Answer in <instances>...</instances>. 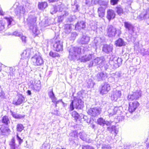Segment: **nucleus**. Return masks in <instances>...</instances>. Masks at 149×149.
I'll return each mask as SVG.
<instances>
[{
    "instance_id": "nucleus-10",
    "label": "nucleus",
    "mask_w": 149,
    "mask_h": 149,
    "mask_svg": "<svg viewBox=\"0 0 149 149\" xmlns=\"http://www.w3.org/2000/svg\"><path fill=\"white\" fill-rule=\"evenodd\" d=\"M54 49L56 52H60L63 50V42L58 39L55 40V42L53 45Z\"/></svg>"
},
{
    "instance_id": "nucleus-32",
    "label": "nucleus",
    "mask_w": 149,
    "mask_h": 149,
    "mask_svg": "<svg viewBox=\"0 0 149 149\" xmlns=\"http://www.w3.org/2000/svg\"><path fill=\"white\" fill-rule=\"evenodd\" d=\"M115 10L117 14L120 16L123 13V10L122 7L120 5H119L116 7Z\"/></svg>"
},
{
    "instance_id": "nucleus-15",
    "label": "nucleus",
    "mask_w": 149,
    "mask_h": 149,
    "mask_svg": "<svg viewBox=\"0 0 149 149\" xmlns=\"http://www.w3.org/2000/svg\"><path fill=\"white\" fill-rule=\"evenodd\" d=\"M90 40V37L86 35H83L82 37L79 39L78 42L80 44H87Z\"/></svg>"
},
{
    "instance_id": "nucleus-63",
    "label": "nucleus",
    "mask_w": 149,
    "mask_h": 149,
    "mask_svg": "<svg viewBox=\"0 0 149 149\" xmlns=\"http://www.w3.org/2000/svg\"><path fill=\"white\" fill-rule=\"evenodd\" d=\"M70 40L74 41V33L72 32L71 33V37L70 38Z\"/></svg>"
},
{
    "instance_id": "nucleus-6",
    "label": "nucleus",
    "mask_w": 149,
    "mask_h": 149,
    "mask_svg": "<svg viewBox=\"0 0 149 149\" xmlns=\"http://www.w3.org/2000/svg\"><path fill=\"white\" fill-rule=\"evenodd\" d=\"M102 109L101 108L98 107L91 108L88 110L87 113L91 116L95 117L100 114Z\"/></svg>"
},
{
    "instance_id": "nucleus-59",
    "label": "nucleus",
    "mask_w": 149,
    "mask_h": 149,
    "mask_svg": "<svg viewBox=\"0 0 149 149\" xmlns=\"http://www.w3.org/2000/svg\"><path fill=\"white\" fill-rule=\"evenodd\" d=\"M16 137L18 141L19 144L20 145V144L22 142L23 140L20 137H19V136L18 134L17 133L16 135Z\"/></svg>"
},
{
    "instance_id": "nucleus-46",
    "label": "nucleus",
    "mask_w": 149,
    "mask_h": 149,
    "mask_svg": "<svg viewBox=\"0 0 149 149\" xmlns=\"http://www.w3.org/2000/svg\"><path fill=\"white\" fill-rule=\"evenodd\" d=\"M24 128V127L23 125L21 124H18L16 126L17 131L18 132H21Z\"/></svg>"
},
{
    "instance_id": "nucleus-60",
    "label": "nucleus",
    "mask_w": 149,
    "mask_h": 149,
    "mask_svg": "<svg viewBox=\"0 0 149 149\" xmlns=\"http://www.w3.org/2000/svg\"><path fill=\"white\" fill-rule=\"evenodd\" d=\"M111 147L109 145H104L102 147V149H111Z\"/></svg>"
},
{
    "instance_id": "nucleus-49",
    "label": "nucleus",
    "mask_w": 149,
    "mask_h": 149,
    "mask_svg": "<svg viewBox=\"0 0 149 149\" xmlns=\"http://www.w3.org/2000/svg\"><path fill=\"white\" fill-rule=\"evenodd\" d=\"M5 22L3 20H0V31L3 30L5 28Z\"/></svg>"
},
{
    "instance_id": "nucleus-38",
    "label": "nucleus",
    "mask_w": 149,
    "mask_h": 149,
    "mask_svg": "<svg viewBox=\"0 0 149 149\" xmlns=\"http://www.w3.org/2000/svg\"><path fill=\"white\" fill-rule=\"evenodd\" d=\"M7 69L8 70V76H9L10 77H9V78L10 79L12 78L13 76H14V71L13 70V69L12 67H7Z\"/></svg>"
},
{
    "instance_id": "nucleus-9",
    "label": "nucleus",
    "mask_w": 149,
    "mask_h": 149,
    "mask_svg": "<svg viewBox=\"0 0 149 149\" xmlns=\"http://www.w3.org/2000/svg\"><path fill=\"white\" fill-rule=\"evenodd\" d=\"M141 96V91L140 90H137L135 92L133 93L132 94L129 95L127 98L128 100H137Z\"/></svg>"
},
{
    "instance_id": "nucleus-3",
    "label": "nucleus",
    "mask_w": 149,
    "mask_h": 149,
    "mask_svg": "<svg viewBox=\"0 0 149 149\" xmlns=\"http://www.w3.org/2000/svg\"><path fill=\"white\" fill-rule=\"evenodd\" d=\"M121 33L120 29H116L111 25L108 26L107 27V34L109 37H114L117 34L118 36H120Z\"/></svg>"
},
{
    "instance_id": "nucleus-25",
    "label": "nucleus",
    "mask_w": 149,
    "mask_h": 149,
    "mask_svg": "<svg viewBox=\"0 0 149 149\" xmlns=\"http://www.w3.org/2000/svg\"><path fill=\"white\" fill-rule=\"evenodd\" d=\"M118 111H120V110L119 109V107H115L113 109L108 110V112L109 113V116L111 117L114 115L116 114Z\"/></svg>"
},
{
    "instance_id": "nucleus-1",
    "label": "nucleus",
    "mask_w": 149,
    "mask_h": 149,
    "mask_svg": "<svg viewBox=\"0 0 149 149\" xmlns=\"http://www.w3.org/2000/svg\"><path fill=\"white\" fill-rule=\"evenodd\" d=\"M124 26L126 31L129 33L128 37L130 40L134 42L137 37V33L134 32V27L133 24L131 22L125 21L124 22Z\"/></svg>"
},
{
    "instance_id": "nucleus-23",
    "label": "nucleus",
    "mask_w": 149,
    "mask_h": 149,
    "mask_svg": "<svg viewBox=\"0 0 149 149\" xmlns=\"http://www.w3.org/2000/svg\"><path fill=\"white\" fill-rule=\"evenodd\" d=\"M85 22L83 21L78 22L77 24L75 25V30L79 31L81 29H83L85 27Z\"/></svg>"
},
{
    "instance_id": "nucleus-13",
    "label": "nucleus",
    "mask_w": 149,
    "mask_h": 149,
    "mask_svg": "<svg viewBox=\"0 0 149 149\" xmlns=\"http://www.w3.org/2000/svg\"><path fill=\"white\" fill-rule=\"evenodd\" d=\"M113 46L111 44H105L103 45L102 48V51L106 54H109L112 52Z\"/></svg>"
},
{
    "instance_id": "nucleus-57",
    "label": "nucleus",
    "mask_w": 149,
    "mask_h": 149,
    "mask_svg": "<svg viewBox=\"0 0 149 149\" xmlns=\"http://www.w3.org/2000/svg\"><path fill=\"white\" fill-rule=\"evenodd\" d=\"M82 149H94L92 146L88 145L83 146L82 147Z\"/></svg>"
},
{
    "instance_id": "nucleus-22",
    "label": "nucleus",
    "mask_w": 149,
    "mask_h": 149,
    "mask_svg": "<svg viewBox=\"0 0 149 149\" xmlns=\"http://www.w3.org/2000/svg\"><path fill=\"white\" fill-rule=\"evenodd\" d=\"M115 16L116 14L113 10L110 9L108 10L107 17L109 21L114 19Z\"/></svg>"
},
{
    "instance_id": "nucleus-19",
    "label": "nucleus",
    "mask_w": 149,
    "mask_h": 149,
    "mask_svg": "<svg viewBox=\"0 0 149 149\" xmlns=\"http://www.w3.org/2000/svg\"><path fill=\"white\" fill-rule=\"evenodd\" d=\"M69 55L68 57V58L70 60H74V46L72 45L71 46L69 49Z\"/></svg>"
},
{
    "instance_id": "nucleus-58",
    "label": "nucleus",
    "mask_w": 149,
    "mask_h": 149,
    "mask_svg": "<svg viewBox=\"0 0 149 149\" xmlns=\"http://www.w3.org/2000/svg\"><path fill=\"white\" fill-rule=\"evenodd\" d=\"M84 93H82V91H80L79 92L77 93V98H79V99H81V98H83Z\"/></svg>"
},
{
    "instance_id": "nucleus-8",
    "label": "nucleus",
    "mask_w": 149,
    "mask_h": 149,
    "mask_svg": "<svg viewBox=\"0 0 149 149\" xmlns=\"http://www.w3.org/2000/svg\"><path fill=\"white\" fill-rule=\"evenodd\" d=\"M110 89V85L106 82L102 84L99 88L100 93L102 95L107 94Z\"/></svg>"
},
{
    "instance_id": "nucleus-37",
    "label": "nucleus",
    "mask_w": 149,
    "mask_h": 149,
    "mask_svg": "<svg viewBox=\"0 0 149 149\" xmlns=\"http://www.w3.org/2000/svg\"><path fill=\"white\" fill-rule=\"evenodd\" d=\"M75 120H76L77 123L76 125L80 123V119L81 118V117H82L83 115L81 114V116L77 112L75 111Z\"/></svg>"
},
{
    "instance_id": "nucleus-45",
    "label": "nucleus",
    "mask_w": 149,
    "mask_h": 149,
    "mask_svg": "<svg viewBox=\"0 0 149 149\" xmlns=\"http://www.w3.org/2000/svg\"><path fill=\"white\" fill-rule=\"evenodd\" d=\"M97 123L101 126H104V125L105 120L103 118L100 117L97 120Z\"/></svg>"
},
{
    "instance_id": "nucleus-11",
    "label": "nucleus",
    "mask_w": 149,
    "mask_h": 149,
    "mask_svg": "<svg viewBox=\"0 0 149 149\" xmlns=\"http://www.w3.org/2000/svg\"><path fill=\"white\" fill-rule=\"evenodd\" d=\"M139 104L137 101L132 102L129 103V107L128 111H129L132 113L135 111L136 109L139 106Z\"/></svg>"
},
{
    "instance_id": "nucleus-36",
    "label": "nucleus",
    "mask_w": 149,
    "mask_h": 149,
    "mask_svg": "<svg viewBox=\"0 0 149 149\" xmlns=\"http://www.w3.org/2000/svg\"><path fill=\"white\" fill-rule=\"evenodd\" d=\"M47 6V4L46 2H39L38 3V8L40 10H42Z\"/></svg>"
},
{
    "instance_id": "nucleus-48",
    "label": "nucleus",
    "mask_w": 149,
    "mask_h": 149,
    "mask_svg": "<svg viewBox=\"0 0 149 149\" xmlns=\"http://www.w3.org/2000/svg\"><path fill=\"white\" fill-rule=\"evenodd\" d=\"M93 0H85L84 3L88 7L93 5Z\"/></svg>"
},
{
    "instance_id": "nucleus-40",
    "label": "nucleus",
    "mask_w": 149,
    "mask_h": 149,
    "mask_svg": "<svg viewBox=\"0 0 149 149\" xmlns=\"http://www.w3.org/2000/svg\"><path fill=\"white\" fill-rule=\"evenodd\" d=\"M48 95L49 97L52 100V102H55L56 100V99L55 96L52 89L49 92Z\"/></svg>"
},
{
    "instance_id": "nucleus-43",
    "label": "nucleus",
    "mask_w": 149,
    "mask_h": 149,
    "mask_svg": "<svg viewBox=\"0 0 149 149\" xmlns=\"http://www.w3.org/2000/svg\"><path fill=\"white\" fill-rule=\"evenodd\" d=\"M103 59V57H97L95 58L93 60L95 65H96L97 64H100L102 63L104 61Z\"/></svg>"
},
{
    "instance_id": "nucleus-52",
    "label": "nucleus",
    "mask_w": 149,
    "mask_h": 149,
    "mask_svg": "<svg viewBox=\"0 0 149 149\" xmlns=\"http://www.w3.org/2000/svg\"><path fill=\"white\" fill-rule=\"evenodd\" d=\"M49 55L50 56L53 58L58 57L59 56V54L56 52H53L52 51H50L49 53Z\"/></svg>"
},
{
    "instance_id": "nucleus-39",
    "label": "nucleus",
    "mask_w": 149,
    "mask_h": 149,
    "mask_svg": "<svg viewBox=\"0 0 149 149\" xmlns=\"http://www.w3.org/2000/svg\"><path fill=\"white\" fill-rule=\"evenodd\" d=\"M69 141L70 142V144H73L74 143V131L70 134Z\"/></svg>"
},
{
    "instance_id": "nucleus-24",
    "label": "nucleus",
    "mask_w": 149,
    "mask_h": 149,
    "mask_svg": "<svg viewBox=\"0 0 149 149\" xmlns=\"http://www.w3.org/2000/svg\"><path fill=\"white\" fill-rule=\"evenodd\" d=\"M86 135L84 132H80L79 133L75 130V138L77 137V138L79 137L83 141H85L86 139Z\"/></svg>"
},
{
    "instance_id": "nucleus-5",
    "label": "nucleus",
    "mask_w": 149,
    "mask_h": 149,
    "mask_svg": "<svg viewBox=\"0 0 149 149\" xmlns=\"http://www.w3.org/2000/svg\"><path fill=\"white\" fill-rule=\"evenodd\" d=\"M31 63L36 66L42 65L44 63L42 58L39 54L36 53L31 58Z\"/></svg>"
},
{
    "instance_id": "nucleus-42",
    "label": "nucleus",
    "mask_w": 149,
    "mask_h": 149,
    "mask_svg": "<svg viewBox=\"0 0 149 149\" xmlns=\"http://www.w3.org/2000/svg\"><path fill=\"white\" fill-rule=\"evenodd\" d=\"M95 84V83L91 79L87 80V86L88 88H93Z\"/></svg>"
},
{
    "instance_id": "nucleus-55",
    "label": "nucleus",
    "mask_w": 149,
    "mask_h": 149,
    "mask_svg": "<svg viewBox=\"0 0 149 149\" xmlns=\"http://www.w3.org/2000/svg\"><path fill=\"white\" fill-rule=\"evenodd\" d=\"M72 96L73 97V99L71 100V102L69 108V110L70 111H72L74 109L73 105L74 100V93H73L72 94Z\"/></svg>"
},
{
    "instance_id": "nucleus-2",
    "label": "nucleus",
    "mask_w": 149,
    "mask_h": 149,
    "mask_svg": "<svg viewBox=\"0 0 149 149\" xmlns=\"http://www.w3.org/2000/svg\"><path fill=\"white\" fill-rule=\"evenodd\" d=\"M36 17L34 15H29L27 19L28 24L30 29L32 30L33 33L36 36L40 32L36 25Z\"/></svg>"
},
{
    "instance_id": "nucleus-35",
    "label": "nucleus",
    "mask_w": 149,
    "mask_h": 149,
    "mask_svg": "<svg viewBox=\"0 0 149 149\" xmlns=\"http://www.w3.org/2000/svg\"><path fill=\"white\" fill-rule=\"evenodd\" d=\"M11 149H18L17 146L15 143V140L14 138H13L9 143Z\"/></svg>"
},
{
    "instance_id": "nucleus-50",
    "label": "nucleus",
    "mask_w": 149,
    "mask_h": 149,
    "mask_svg": "<svg viewBox=\"0 0 149 149\" xmlns=\"http://www.w3.org/2000/svg\"><path fill=\"white\" fill-rule=\"evenodd\" d=\"M123 74L120 71L116 72L115 73V76L116 77L120 79H122V77Z\"/></svg>"
},
{
    "instance_id": "nucleus-62",
    "label": "nucleus",
    "mask_w": 149,
    "mask_h": 149,
    "mask_svg": "<svg viewBox=\"0 0 149 149\" xmlns=\"http://www.w3.org/2000/svg\"><path fill=\"white\" fill-rule=\"evenodd\" d=\"M4 94V93L3 91L2 88L0 85V97H3Z\"/></svg>"
},
{
    "instance_id": "nucleus-53",
    "label": "nucleus",
    "mask_w": 149,
    "mask_h": 149,
    "mask_svg": "<svg viewBox=\"0 0 149 149\" xmlns=\"http://www.w3.org/2000/svg\"><path fill=\"white\" fill-rule=\"evenodd\" d=\"M98 4L100 6H107L108 4V3L102 0H98Z\"/></svg>"
},
{
    "instance_id": "nucleus-26",
    "label": "nucleus",
    "mask_w": 149,
    "mask_h": 149,
    "mask_svg": "<svg viewBox=\"0 0 149 149\" xmlns=\"http://www.w3.org/2000/svg\"><path fill=\"white\" fill-rule=\"evenodd\" d=\"M115 44L116 46L119 47L125 46L126 45L125 42L122 38H119L116 40Z\"/></svg>"
},
{
    "instance_id": "nucleus-54",
    "label": "nucleus",
    "mask_w": 149,
    "mask_h": 149,
    "mask_svg": "<svg viewBox=\"0 0 149 149\" xmlns=\"http://www.w3.org/2000/svg\"><path fill=\"white\" fill-rule=\"evenodd\" d=\"M120 0H110V4L112 6L117 5Z\"/></svg>"
},
{
    "instance_id": "nucleus-21",
    "label": "nucleus",
    "mask_w": 149,
    "mask_h": 149,
    "mask_svg": "<svg viewBox=\"0 0 149 149\" xmlns=\"http://www.w3.org/2000/svg\"><path fill=\"white\" fill-rule=\"evenodd\" d=\"M63 6L61 4L60 5H58V6H54L52 8L50 11L51 13L53 14L56 13L57 11H59L61 12L63 11Z\"/></svg>"
},
{
    "instance_id": "nucleus-30",
    "label": "nucleus",
    "mask_w": 149,
    "mask_h": 149,
    "mask_svg": "<svg viewBox=\"0 0 149 149\" xmlns=\"http://www.w3.org/2000/svg\"><path fill=\"white\" fill-rule=\"evenodd\" d=\"M10 112L12 116L16 119H20L24 118L25 116L24 115H22L17 114L16 112L12 111H10Z\"/></svg>"
},
{
    "instance_id": "nucleus-61",
    "label": "nucleus",
    "mask_w": 149,
    "mask_h": 149,
    "mask_svg": "<svg viewBox=\"0 0 149 149\" xmlns=\"http://www.w3.org/2000/svg\"><path fill=\"white\" fill-rule=\"evenodd\" d=\"M21 39L23 42L25 43L26 42V37L25 36H21Z\"/></svg>"
},
{
    "instance_id": "nucleus-29",
    "label": "nucleus",
    "mask_w": 149,
    "mask_h": 149,
    "mask_svg": "<svg viewBox=\"0 0 149 149\" xmlns=\"http://www.w3.org/2000/svg\"><path fill=\"white\" fill-rule=\"evenodd\" d=\"M0 130L3 135H7L10 132V130L9 128L7 127H4L2 125L0 129Z\"/></svg>"
},
{
    "instance_id": "nucleus-56",
    "label": "nucleus",
    "mask_w": 149,
    "mask_h": 149,
    "mask_svg": "<svg viewBox=\"0 0 149 149\" xmlns=\"http://www.w3.org/2000/svg\"><path fill=\"white\" fill-rule=\"evenodd\" d=\"M81 49L80 47H75V59H76V53L77 54H80L81 53Z\"/></svg>"
},
{
    "instance_id": "nucleus-17",
    "label": "nucleus",
    "mask_w": 149,
    "mask_h": 149,
    "mask_svg": "<svg viewBox=\"0 0 149 149\" xmlns=\"http://www.w3.org/2000/svg\"><path fill=\"white\" fill-rule=\"evenodd\" d=\"M121 95V92L120 91L116 90L113 91L111 96L112 100L116 101L118 98H120Z\"/></svg>"
},
{
    "instance_id": "nucleus-7",
    "label": "nucleus",
    "mask_w": 149,
    "mask_h": 149,
    "mask_svg": "<svg viewBox=\"0 0 149 149\" xmlns=\"http://www.w3.org/2000/svg\"><path fill=\"white\" fill-rule=\"evenodd\" d=\"M25 98L22 94H18L14 99L12 104L15 105H20L25 102Z\"/></svg>"
},
{
    "instance_id": "nucleus-18",
    "label": "nucleus",
    "mask_w": 149,
    "mask_h": 149,
    "mask_svg": "<svg viewBox=\"0 0 149 149\" xmlns=\"http://www.w3.org/2000/svg\"><path fill=\"white\" fill-rule=\"evenodd\" d=\"M26 12L25 6H20L17 7L15 9V12L18 15L22 16Z\"/></svg>"
},
{
    "instance_id": "nucleus-14",
    "label": "nucleus",
    "mask_w": 149,
    "mask_h": 149,
    "mask_svg": "<svg viewBox=\"0 0 149 149\" xmlns=\"http://www.w3.org/2000/svg\"><path fill=\"white\" fill-rule=\"evenodd\" d=\"M149 17V8L146 9L145 12L144 11L137 17V19L139 21L146 20Z\"/></svg>"
},
{
    "instance_id": "nucleus-34",
    "label": "nucleus",
    "mask_w": 149,
    "mask_h": 149,
    "mask_svg": "<svg viewBox=\"0 0 149 149\" xmlns=\"http://www.w3.org/2000/svg\"><path fill=\"white\" fill-rule=\"evenodd\" d=\"M40 83H37L32 86L31 88L36 92L39 91L40 89Z\"/></svg>"
},
{
    "instance_id": "nucleus-44",
    "label": "nucleus",
    "mask_w": 149,
    "mask_h": 149,
    "mask_svg": "<svg viewBox=\"0 0 149 149\" xmlns=\"http://www.w3.org/2000/svg\"><path fill=\"white\" fill-rule=\"evenodd\" d=\"M4 18L6 19L8 23L7 27L8 28L10 27L11 25V22L13 21V19L11 17H4Z\"/></svg>"
},
{
    "instance_id": "nucleus-12",
    "label": "nucleus",
    "mask_w": 149,
    "mask_h": 149,
    "mask_svg": "<svg viewBox=\"0 0 149 149\" xmlns=\"http://www.w3.org/2000/svg\"><path fill=\"white\" fill-rule=\"evenodd\" d=\"M108 76V74L107 73L102 71L97 74L95 79L97 81H103L107 78Z\"/></svg>"
},
{
    "instance_id": "nucleus-31",
    "label": "nucleus",
    "mask_w": 149,
    "mask_h": 149,
    "mask_svg": "<svg viewBox=\"0 0 149 149\" xmlns=\"http://www.w3.org/2000/svg\"><path fill=\"white\" fill-rule=\"evenodd\" d=\"M105 9L102 7H100L98 9V13L99 17L102 18L105 14Z\"/></svg>"
},
{
    "instance_id": "nucleus-4",
    "label": "nucleus",
    "mask_w": 149,
    "mask_h": 149,
    "mask_svg": "<svg viewBox=\"0 0 149 149\" xmlns=\"http://www.w3.org/2000/svg\"><path fill=\"white\" fill-rule=\"evenodd\" d=\"M109 63L115 68L119 67L122 64L123 60L121 58L116 56L114 55L110 56Z\"/></svg>"
},
{
    "instance_id": "nucleus-27",
    "label": "nucleus",
    "mask_w": 149,
    "mask_h": 149,
    "mask_svg": "<svg viewBox=\"0 0 149 149\" xmlns=\"http://www.w3.org/2000/svg\"><path fill=\"white\" fill-rule=\"evenodd\" d=\"M75 108L81 109L84 107V102L81 99H78L75 103Z\"/></svg>"
},
{
    "instance_id": "nucleus-16",
    "label": "nucleus",
    "mask_w": 149,
    "mask_h": 149,
    "mask_svg": "<svg viewBox=\"0 0 149 149\" xmlns=\"http://www.w3.org/2000/svg\"><path fill=\"white\" fill-rule=\"evenodd\" d=\"M94 57L93 54H89L82 56L81 57L79 56L78 59L81 62H85L89 61Z\"/></svg>"
},
{
    "instance_id": "nucleus-51",
    "label": "nucleus",
    "mask_w": 149,
    "mask_h": 149,
    "mask_svg": "<svg viewBox=\"0 0 149 149\" xmlns=\"http://www.w3.org/2000/svg\"><path fill=\"white\" fill-rule=\"evenodd\" d=\"M50 145L48 143H44L42 146L41 149H49Z\"/></svg>"
},
{
    "instance_id": "nucleus-64",
    "label": "nucleus",
    "mask_w": 149,
    "mask_h": 149,
    "mask_svg": "<svg viewBox=\"0 0 149 149\" xmlns=\"http://www.w3.org/2000/svg\"><path fill=\"white\" fill-rule=\"evenodd\" d=\"M149 55V48L148 49L144 51V52L143 53V55Z\"/></svg>"
},
{
    "instance_id": "nucleus-47",
    "label": "nucleus",
    "mask_w": 149,
    "mask_h": 149,
    "mask_svg": "<svg viewBox=\"0 0 149 149\" xmlns=\"http://www.w3.org/2000/svg\"><path fill=\"white\" fill-rule=\"evenodd\" d=\"M63 13H64L62 15H61L58 17V18L59 19V21L62 22L64 18L65 17L67 16L68 15V13L66 11H63Z\"/></svg>"
},
{
    "instance_id": "nucleus-41",
    "label": "nucleus",
    "mask_w": 149,
    "mask_h": 149,
    "mask_svg": "<svg viewBox=\"0 0 149 149\" xmlns=\"http://www.w3.org/2000/svg\"><path fill=\"white\" fill-rule=\"evenodd\" d=\"M65 32L66 34H69L71 31L72 26L71 25L67 24L65 25Z\"/></svg>"
},
{
    "instance_id": "nucleus-20",
    "label": "nucleus",
    "mask_w": 149,
    "mask_h": 149,
    "mask_svg": "<svg viewBox=\"0 0 149 149\" xmlns=\"http://www.w3.org/2000/svg\"><path fill=\"white\" fill-rule=\"evenodd\" d=\"M30 52V50L29 49L24 50L21 55L23 58L25 59V61L26 64L27 63L28 59L31 55Z\"/></svg>"
},
{
    "instance_id": "nucleus-28",
    "label": "nucleus",
    "mask_w": 149,
    "mask_h": 149,
    "mask_svg": "<svg viewBox=\"0 0 149 149\" xmlns=\"http://www.w3.org/2000/svg\"><path fill=\"white\" fill-rule=\"evenodd\" d=\"M107 130L111 133L114 134L115 135L117 134L118 132V131L116 130V126L114 125L107 127Z\"/></svg>"
},
{
    "instance_id": "nucleus-33",
    "label": "nucleus",
    "mask_w": 149,
    "mask_h": 149,
    "mask_svg": "<svg viewBox=\"0 0 149 149\" xmlns=\"http://www.w3.org/2000/svg\"><path fill=\"white\" fill-rule=\"evenodd\" d=\"M1 121L3 124L6 126H8L10 123V121L8 116H5L3 117L1 119Z\"/></svg>"
}]
</instances>
